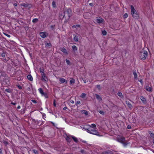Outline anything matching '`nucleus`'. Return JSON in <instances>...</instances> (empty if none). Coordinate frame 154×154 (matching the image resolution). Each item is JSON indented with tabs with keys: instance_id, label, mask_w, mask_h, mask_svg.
<instances>
[{
	"instance_id": "obj_48",
	"label": "nucleus",
	"mask_w": 154,
	"mask_h": 154,
	"mask_svg": "<svg viewBox=\"0 0 154 154\" xmlns=\"http://www.w3.org/2000/svg\"><path fill=\"white\" fill-rule=\"evenodd\" d=\"M31 101L33 103H37L36 100H31Z\"/></svg>"
},
{
	"instance_id": "obj_42",
	"label": "nucleus",
	"mask_w": 154,
	"mask_h": 154,
	"mask_svg": "<svg viewBox=\"0 0 154 154\" xmlns=\"http://www.w3.org/2000/svg\"><path fill=\"white\" fill-rule=\"evenodd\" d=\"M128 17V14L127 13L125 14L124 15V18H127Z\"/></svg>"
},
{
	"instance_id": "obj_27",
	"label": "nucleus",
	"mask_w": 154,
	"mask_h": 154,
	"mask_svg": "<svg viewBox=\"0 0 154 154\" xmlns=\"http://www.w3.org/2000/svg\"><path fill=\"white\" fill-rule=\"evenodd\" d=\"M1 73V76H5V73L4 71H1L0 72Z\"/></svg>"
},
{
	"instance_id": "obj_16",
	"label": "nucleus",
	"mask_w": 154,
	"mask_h": 154,
	"mask_svg": "<svg viewBox=\"0 0 154 154\" xmlns=\"http://www.w3.org/2000/svg\"><path fill=\"white\" fill-rule=\"evenodd\" d=\"M145 89L147 91H152V88H151L149 86H146L145 88Z\"/></svg>"
},
{
	"instance_id": "obj_14",
	"label": "nucleus",
	"mask_w": 154,
	"mask_h": 154,
	"mask_svg": "<svg viewBox=\"0 0 154 154\" xmlns=\"http://www.w3.org/2000/svg\"><path fill=\"white\" fill-rule=\"evenodd\" d=\"M132 16L135 19H137L139 15L137 13V12L134 13V14H132Z\"/></svg>"
},
{
	"instance_id": "obj_39",
	"label": "nucleus",
	"mask_w": 154,
	"mask_h": 154,
	"mask_svg": "<svg viewBox=\"0 0 154 154\" xmlns=\"http://www.w3.org/2000/svg\"><path fill=\"white\" fill-rule=\"evenodd\" d=\"M66 140L68 142L70 141L71 139L69 137H67L66 138Z\"/></svg>"
},
{
	"instance_id": "obj_57",
	"label": "nucleus",
	"mask_w": 154,
	"mask_h": 154,
	"mask_svg": "<svg viewBox=\"0 0 154 154\" xmlns=\"http://www.w3.org/2000/svg\"><path fill=\"white\" fill-rule=\"evenodd\" d=\"M14 6H16L17 5V4L16 3H15L14 4Z\"/></svg>"
},
{
	"instance_id": "obj_15",
	"label": "nucleus",
	"mask_w": 154,
	"mask_h": 154,
	"mask_svg": "<svg viewBox=\"0 0 154 154\" xmlns=\"http://www.w3.org/2000/svg\"><path fill=\"white\" fill-rule=\"evenodd\" d=\"M140 98L143 103H145L146 102V100L144 97L142 96H141L140 97Z\"/></svg>"
},
{
	"instance_id": "obj_34",
	"label": "nucleus",
	"mask_w": 154,
	"mask_h": 154,
	"mask_svg": "<svg viewBox=\"0 0 154 154\" xmlns=\"http://www.w3.org/2000/svg\"><path fill=\"white\" fill-rule=\"evenodd\" d=\"M80 25H75L72 26V27L73 28H75L76 27H79Z\"/></svg>"
},
{
	"instance_id": "obj_44",
	"label": "nucleus",
	"mask_w": 154,
	"mask_h": 154,
	"mask_svg": "<svg viewBox=\"0 0 154 154\" xmlns=\"http://www.w3.org/2000/svg\"><path fill=\"white\" fill-rule=\"evenodd\" d=\"M5 55H6V54H5V52H3L2 54V57H5Z\"/></svg>"
},
{
	"instance_id": "obj_33",
	"label": "nucleus",
	"mask_w": 154,
	"mask_h": 154,
	"mask_svg": "<svg viewBox=\"0 0 154 154\" xmlns=\"http://www.w3.org/2000/svg\"><path fill=\"white\" fill-rule=\"evenodd\" d=\"M32 151L35 154H38V152L37 150L33 149L32 150Z\"/></svg>"
},
{
	"instance_id": "obj_38",
	"label": "nucleus",
	"mask_w": 154,
	"mask_h": 154,
	"mask_svg": "<svg viewBox=\"0 0 154 154\" xmlns=\"http://www.w3.org/2000/svg\"><path fill=\"white\" fill-rule=\"evenodd\" d=\"M106 31L105 30L102 31V34L104 35H106Z\"/></svg>"
},
{
	"instance_id": "obj_22",
	"label": "nucleus",
	"mask_w": 154,
	"mask_h": 154,
	"mask_svg": "<svg viewBox=\"0 0 154 154\" xmlns=\"http://www.w3.org/2000/svg\"><path fill=\"white\" fill-rule=\"evenodd\" d=\"M71 137H72V138L73 139V140L76 143H77L78 142V141L77 138L73 136H71Z\"/></svg>"
},
{
	"instance_id": "obj_55",
	"label": "nucleus",
	"mask_w": 154,
	"mask_h": 154,
	"mask_svg": "<svg viewBox=\"0 0 154 154\" xmlns=\"http://www.w3.org/2000/svg\"><path fill=\"white\" fill-rule=\"evenodd\" d=\"M70 102L71 103L73 104L74 103V101L73 100H70Z\"/></svg>"
},
{
	"instance_id": "obj_9",
	"label": "nucleus",
	"mask_w": 154,
	"mask_h": 154,
	"mask_svg": "<svg viewBox=\"0 0 154 154\" xmlns=\"http://www.w3.org/2000/svg\"><path fill=\"white\" fill-rule=\"evenodd\" d=\"M103 154H112L113 152L110 150H108L107 151H105L103 152H102Z\"/></svg>"
},
{
	"instance_id": "obj_50",
	"label": "nucleus",
	"mask_w": 154,
	"mask_h": 154,
	"mask_svg": "<svg viewBox=\"0 0 154 154\" xmlns=\"http://www.w3.org/2000/svg\"><path fill=\"white\" fill-rule=\"evenodd\" d=\"M4 34H5V35L6 36H7L9 38H10L11 37V36L9 35L8 34L6 33H4Z\"/></svg>"
},
{
	"instance_id": "obj_63",
	"label": "nucleus",
	"mask_w": 154,
	"mask_h": 154,
	"mask_svg": "<svg viewBox=\"0 0 154 154\" xmlns=\"http://www.w3.org/2000/svg\"><path fill=\"white\" fill-rule=\"evenodd\" d=\"M51 123L54 126V123L53 122H51Z\"/></svg>"
},
{
	"instance_id": "obj_12",
	"label": "nucleus",
	"mask_w": 154,
	"mask_h": 154,
	"mask_svg": "<svg viewBox=\"0 0 154 154\" xmlns=\"http://www.w3.org/2000/svg\"><path fill=\"white\" fill-rule=\"evenodd\" d=\"M95 95L96 96V98L99 101H101L102 100V98L100 97V96L97 94H95Z\"/></svg>"
},
{
	"instance_id": "obj_62",
	"label": "nucleus",
	"mask_w": 154,
	"mask_h": 154,
	"mask_svg": "<svg viewBox=\"0 0 154 154\" xmlns=\"http://www.w3.org/2000/svg\"><path fill=\"white\" fill-rule=\"evenodd\" d=\"M18 87H19V88L20 89H21V86H18Z\"/></svg>"
},
{
	"instance_id": "obj_59",
	"label": "nucleus",
	"mask_w": 154,
	"mask_h": 154,
	"mask_svg": "<svg viewBox=\"0 0 154 154\" xmlns=\"http://www.w3.org/2000/svg\"><path fill=\"white\" fill-rule=\"evenodd\" d=\"M67 108V107H64L63 108V109L64 110H66Z\"/></svg>"
},
{
	"instance_id": "obj_41",
	"label": "nucleus",
	"mask_w": 154,
	"mask_h": 154,
	"mask_svg": "<svg viewBox=\"0 0 154 154\" xmlns=\"http://www.w3.org/2000/svg\"><path fill=\"white\" fill-rule=\"evenodd\" d=\"M150 136L152 137L153 138H154V134L153 133H151L150 134Z\"/></svg>"
},
{
	"instance_id": "obj_13",
	"label": "nucleus",
	"mask_w": 154,
	"mask_h": 154,
	"mask_svg": "<svg viewBox=\"0 0 154 154\" xmlns=\"http://www.w3.org/2000/svg\"><path fill=\"white\" fill-rule=\"evenodd\" d=\"M40 35L41 37L43 38H45L46 36L45 33L44 32H41L40 33Z\"/></svg>"
},
{
	"instance_id": "obj_26",
	"label": "nucleus",
	"mask_w": 154,
	"mask_h": 154,
	"mask_svg": "<svg viewBox=\"0 0 154 154\" xmlns=\"http://www.w3.org/2000/svg\"><path fill=\"white\" fill-rule=\"evenodd\" d=\"M75 42H77L78 41L79 38L77 36H75L74 38H73Z\"/></svg>"
},
{
	"instance_id": "obj_51",
	"label": "nucleus",
	"mask_w": 154,
	"mask_h": 154,
	"mask_svg": "<svg viewBox=\"0 0 154 154\" xmlns=\"http://www.w3.org/2000/svg\"><path fill=\"white\" fill-rule=\"evenodd\" d=\"M80 101H77L76 105L77 106L78 104H79L80 103Z\"/></svg>"
},
{
	"instance_id": "obj_56",
	"label": "nucleus",
	"mask_w": 154,
	"mask_h": 154,
	"mask_svg": "<svg viewBox=\"0 0 154 154\" xmlns=\"http://www.w3.org/2000/svg\"><path fill=\"white\" fill-rule=\"evenodd\" d=\"M81 152L82 153H84V151L83 150H81Z\"/></svg>"
},
{
	"instance_id": "obj_43",
	"label": "nucleus",
	"mask_w": 154,
	"mask_h": 154,
	"mask_svg": "<svg viewBox=\"0 0 154 154\" xmlns=\"http://www.w3.org/2000/svg\"><path fill=\"white\" fill-rule=\"evenodd\" d=\"M97 87L99 90H100L101 87L100 85H97Z\"/></svg>"
},
{
	"instance_id": "obj_18",
	"label": "nucleus",
	"mask_w": 154,
	"mask_h": 154,
	"mask_svg": "<svg viewBox=\"0 0 154 154\" xmlns=\"http://www.w3.org/2000/svg\"><path fill=\"white\" fill-rule=\"evenodd\" d=\"M72 48L74 52L77 50L78 48L75 45H73L72 46Z\"/></svg>"
},
{
	"instance_id": "obj_1",
	"label": "nucleus",
	"mask_w": 154,
	"mask_h": 154,
	"mask_svg": "<svg viewBox=\"0 0 154 154\" xmlns=\"http://www.w3.org/2000/svg\"><path fill=\"white\" fill-rule=\"evenodd\" d=\"M87 132L99 136V132L95 129V128H92L91 126H89V127L87 129Z\"/></svg>"
},
{
	"instance_id": "obj_46",
	"label": "nucleus",
	"mask_w": 154,
	"mask_h": 154,
	"mask_svg": "<svg viewBox=\"0 0 154 154\" xmlns=\"http://www.w3.org/2000/svg\"><path fill=\"white\" fill-rule=\"evenodd\" d=\"M99 113L101 114H102L103 115L104 114V112H103V111L100 110L99 111Z\"/></svg>"
},
{
	"instance_id": "obj_21",
	"label": "nucleus",
	"mask_w": 154,
	"mask_h": 154,
	"mask_svg": "<svg viewBox=\"0 0 154 154\" xmlns=\"http://www.w3.org/2000/svg\"><path fill=\"white\" fill-rule=\"evenodd\" d=\"M27 79L30 81H32L33 80V78L32 76L30 75H29L27 76Z\"/></svg>"
},
{
	"instance_id": "obj_30",
	"label": "nucleus",
	"mask_w": 154,
	"mask_h": 154,
	"mask_svg": "<svg viewBox=\"0 0 154 154\" xmlns=\"http://www.w3.org/2000/svg\"><path fill=\"white\" fill-rule=\"evenodd\" d=\"M3 142L4 144L5 145L7 146V145L8 144V143L5 140H3Z\"/></svg>"
},
{
	"instance_id": "obj_4",
	"label": "nucleus",
	"mask_w": 154,
	"mask_h": 154,
	"mask_svg": "<svg viewBox=\"0 0 154 154\" xmlns=\"http://www.w3.org/2000/svg\"><path fill=\"white\" fill-rule=\"evenodd\" d=\"M71 12V11L70 9H68L64 12V13L66 14V16H68L69 18L70 17V15Z\"/></svg>"
},
{
	"instance_id": "obj_28",
	"label": "nucleus",
	"mask_w": 154,
	"mask_h": 154,
	"mask_svg": "<svg viewBox=\"0 0 154 154\" xmlns=\"http://www.w3.org/2000/svg\"><path fill=\"white\" fill-rule=\"evenodd\" d=\"M38 21V19L37 18L34 19L32 20V22L33 23H36Z\"/></svg>"
},
{
	"instance_id": "obj_20",
	"label": "nucleus",
	"mask_w": 154,
	"mask_h": 154,
	"mask_svg": "<svg viewBox=\"0 0 154 154\" xmlns=\"http://www.w3.org/2000/svg\"><path fill=\"white\" fill-rule=\"evenodd\" d=\"M117 94L120 98H123L124 97L123 95H122V93L120 92H118Z\"/></svg>"
},
{
	"instance_id": "obj_36",
	"label": "nucleus",
	"mask_w": 154,
	"mask_h": 154,
	"mask_svg": "<svg viewBox=\"0 0 154 154\" xmlns=\"http://www.w3.org/2000/svg\"><path fill=\"white\" fill-rule=\"evenodd\" d=\"M5 91L7 92L10 93L11 92V90L10 89H5Z\"/></svg>"
},
{
	"instance_id": "obj_19",
	"label": "nucleus",
	"mask_w": 154,
	"mask_h": 154,
	"mask_svg": "<svg viewBox=\"0 0 154 154\" xmlns=\"http://www.w3.org/2000/svg\"><path fill=\"white\" fill-rule=\"evenodd\" d=\"M81 112L82 113L85 114V115L87 116L88 114V113L87 111L85 110H82L81 111Z\"/></svg>"
},
{
	"instance_id": "obj_17",
	"label": "nucleus",
	"mask_w": 154,
	"mask_h": 154,
	"mask_svg": "<svg viewBox=\"0 0 154 154\" xmlns=\"http://www.w3.org/2000/svg\"><path fill=\"white\" fill-rule=\"evenodd\" d=\"M133 75H134V78L135 79H137V75L136 73V71L134 70L133 71Z\"/></svg>"
},
{
	"instance_id": "obj_47",
	"label": "nucleus",
	"mask_w": 154,
	"mask_h": 154,
	"mask_svg": "<svg viewBox=\"0 0 154 154\" xmlns=\"http://www.w3.org/2000/svg\"><path fill=\"white\" fill-rule=\"evenodd\" d=\"M138 81L141 83V84H143V81H142V80L141 79H139Z\"/></svg>"
},
{
	"instance_id": "obj_32",
	"label": "nucleus",
	"mask_w": 154,
	"mask_h": 154,
	"mask_svg": "<svg viewBox=\"0 0 154 154\" xmlns=\"http://www.w3.org/2000/svg\"><path fill=\"white\" fill-rule=\"evenodd\" d=\"M21 5L24 7H27L28 6L27 4L24 3H22Z\"/></svg>"
},
{
	"instance_id": "obj_25",
	"label": "nucleus",
	"mask_w": 154,
	"mask_h": 154,
	"mask_svg": "<svg viewBox=\"0 0 154 154\" xmlns=\"http://www.w3.org/2000/svg\"><path fill=\"white\" fill-rule=\"evenodd\" d=\"M60 82L62 83H64L65 82V79L63 78H60L59 79Z\"/></svg>"
},
{
	"instance_id": "obj_49",
	"label": "nucleus",
	"mask_w": 154,
	"mask_h": 154,
	"mask_svg": "<svg viewBox=\"0 0 154 154\" xmlns=\"http://www.w3.org/2000/svg\"><path fill=\"white\" fill-rule=\"evenodd\" d=\"M91 125L92 126V128H96V125L94 124H91Z\"/></svg>"
},
{
	"instance_id": "obj_10",
	"label": "nucleus",
	"mask_w": 154,
	"mask_h": 154,
	"mask_svg": "<svg viewBox=\"0 0 154 154\" xmlns=\"http://www.w3.org/2000/svg\"><path fill=\"white\" fill-rule=\"evenodd\" d=\"M126 103L129 108H130V109H132V105L129 101H126Z\"/></svg>"
},
{
	"instance_id": "obj_23",
	"label": "nucleus",
	"mask_w": 154,
	"mask_h": 154,
	"mask_svg": "<svg viewBox=\"0 0 154 154\" xmlns=\"http://www.w3.org/2000/svg\"><path fill=\"white\" fill-rule=\"evenodd\" d=\"M39 91L40 93L42 95H43V94H45V93L43 91L41 88H39Z\"/></svg>"
},
{
	"instance_id": "obj_53",
	"label": "nucleus",
	"mask_w": 154,
	"mask_h": 154,
	"mask_svg": "<svg viewBox=\"0 0 154 154\" xmlns=\"http://www.w3.org/2000/svg\"><path fill=\"white\" fill-rule=\"evenodd\" d=\"M43 95H44L46 98H47L48 97L46 93H45V94H43Z\"/></svg>"
},
{
	"instance_id": "obj_29",
	"label": "nucleus",
	"mask_w": 154,
	"mask_h": 154,
	"mask_svg": "<svg viewBox=\"0 0 154 154\" xmlns=\"http://www.w3.org/2000/svg\"><path fill=\"white\" fill-rule=\"evenodd\" d=\"M66 62L68 65H71V63L69 60L67 59H66Z\"/></svg>"
},
{
	"instance_id": "obj_31",
	"label": "nucleus",
	"mask_w": 154,
	"mask_h": 154,
	"mask_svg": "<svg viewBox=\"0 0 154 154\" xmlns=\"http://www.w3.org/2000/svg\"><path fill=\"white\" fill-rule=\"evenodd\" d=\"M75 82V79H72L70 80V83L71 84H72L74 83Z\"/></svg>"
},
{
	"instance_id": "obj_58",
	"label": "nucleus",
	"mask_w": 154,
	"mask_h": 154,
	"mask_svg": "<svg viewBox=\"0 0 154 154\" xmlns=\"http://www.w3.org/2000/svg\"><path fill=\"white\" fill-rule=\"evenodd\" d=\"M20 106H18L17 107V109H20Z\"/></svg>"
},
{
	"instance_id": "obj_24",
	"label": "nucleus",
	"mask_w": 154,
	"mask_h": 154,
	"mask_svg": "<svg viewBox=\"0 0 154 154\" xmlns=\"http://www.w3.org/2000/svg\"><path fill=\"white\" fill-rule=\"evenodd\" d=\"M90 125H84L82 126V128H83L84 129H86L87 130V129H88V127Z\"/></svg>"
},
{
	"instance_id": "obj_52",
	"label": "nucleus",
	"mask_w": 154,
	"mask_h": 154,
	"mask_svg": "<svg viewBox=\"0 0 154 154\" xmlns=\"http://www.w3.org/2000/svg\"><path fill=\"white\" fill-rule=\"evenodd\" d=\"M53 104L54 106H56V104L55 103V100H54Z\"/></svg>"
},
{
	"instance_id": "obj_37",
	"label": "nucleus",
	"mask_w": 154,
	"mask_h": 154,
	"mask_svg": "<svg viewBox=\"0 0 154 154\" xmlns=\"http://www.w3.org/2000/svg\"><path fill=\"white\" fill-rule=\"evenodd\" d=\"M86 94H85L83 93L81 96V97L82 98H84Z\"/></svg>"
},
{
	"instance_id": "obj_60",
	"label": "nucleus",
	"mask_w": 154,
	"mask_h": 154,
	"mask_svg": "<svg viewBox=\"0 0 154 154\" xmlns=\"http://www.w3.org/2000/svg\"><path fill=\"white\" fill-rule=\"evenodd\" d=\"M11 104H13V105H15L16 104V103H11Z\"/></svg>"
},
{
	"instance_id": "obj_54",
	"label": "nucleus",
	"mask_w": 154,
	"mask_h": 154,
	"mask_svg": "<svg viewBox=\"0 0 154 154\" xmlns=\"http://www.w3.org/2000/svg\"><path fill=\"white\" fill-rule=\"evenodd\" d=\"M131 128V126L130 125H128L127 126V128L128 129H130Z\"/></svg>"
},
{
	"instance_id": "obj_35",
	"label": "nucleus",
	"mask_w": 154,
	"mask_h": 154,
	"mask_svg": "<svg viewBox=\"0 0 154 154\" xmlns=\"http://www.w3.org/2000/svg\"><path fill=\"white\" fill-rule=\"evenodd\" d=\"M52 5L53 7L55 8L56 7V3L54 1H53L52 2Z\"/></svg>"
},
{
	"instance_id": "obj_11",
	"label": "nucleus",
	"mask_w": 154,
	"mask_h": 154,
	"mask_svg": "<svg viewBox=\"0 0 154 154\" xmlns=\"http://www.w3.org/2000/svg\"><path fill=\"white\" fill-rule=\"evenodd\" d=\"M131 14H134V13H135L136 11L134 7L132 5H131Z\"/></svg>"
},
{
	"instance_id": "obj_8",
	"label": "nucleus",
	"mask_w": 154,
	"mask_h": 154,
	"mask_svg": "<svg viewBox=\"0 0 154 154\" xmlns=\"http://www.w3.org/2000/svg\"><path fill=\"white\" fill-rule=\"evenodd\" d=\"M65 16L66 14L64 13V12H61L59 14V17L61 19L63 18Z\"/></svg>"
},
{
	"instance_id": "obj_2",
	"label": "nucleus",
	"mask_w": 154,
	"mask_h": 154,
	"mask_svg": "<svg viewBox=\"0 0 154 154\" xmlns=\"http://www.w3.org/2000/svg\"><path fill=\"white\" fill-rule=\"evenodd\" d=\"M139 56L141 59L144 60L148 56V52L146 51L142 50L139 53Z\"/></svg>"
},
{
	"instance_id": "obj_61",
	"label": "nucleus",
	"mask_w": 154,
	"mask_h": 154,
	"mask_svg": "<svg viewBox=\"0 0 154 154\" xmlns=\"http://www.w3.org/2000/svg\"><path fill=\"white\" fill-rule=\"evenodd\" d=\"M2 153V150L0 148V153Z\"/></svg>"
},
{
	"instance_id": "obj_64",
	"label": "nucleus",
	"mask_w": 154,
	"mask_h": 154,
	"mask_svg": "<svg viewBox=\"0 0 154 154\" xmlns=\"http://www.w3.org/2000/svg\"><path fill=\"white\" fill-rule=\"evenodd\" d=\"M53 27H54V26H51V28H53Z\"/></svg>"
},
{
	"instance_id": "obj_40",
	"label": "nucleus",
	"mask_w": 154,
	"mask_h": 154,
	"mask_svg": "<svg viewBox=\"0 0 154 154\" xmlns=\"http://www.w3.org/2000/svg\"><path fill=\"white\" fill-rule=\"evenodd\" d=\"M40 72L41 73V75L42 74V73H44V69H40Z\"/></svg>"
},
{
	"instance_id": "obj_45",
	"label": "nucleus",
	"mask_w": 154,
	"mask_h": 154,
	"mask_svg": "<svg viewBox=\"0 0 154 154\" xmlns=\"http://www.w3.org/2000/svg\"><path fill=\"white\" fill-rule=\"evenodd\" d=\"M51 46V44L50 43H47V44L46 45V46L49 47V46Z\"/></svg>"
},
{
	"instance_id": "obj_6",
	"label": "nucleus",
	"mask_w": 154,
	"mask_h": 154,
	"mask_svg": "<svg viewBox=\"0 0 154 154\" xmlns=\"http://www.w3.org/2000/svg\"><path fill=\"white\" fill-rule=\"evenodd\" d=\"M60 50L62 52L66 54H68V52L66 49L64 48H60Z\"/></svg>"
},
{
	"instance_id": "obj_5",
	"label": "nucleus",
	"mask_w": 154,
	"mask_h": 154,
	"mask_svg": "<svg viewBox=\"0 0 154 154\" xmlns=\"http://www.w3.org/2000/svg\"><path fill=\"white\" fill-rule=\"evenodd\" d=\"M41 75L42 77L41 80L43 81L44 82H46L47 81H48V78L45 73H42V74H41Z\"/></svg>"
},
{
	"instance_id": "obj_3",
	"label": "nucleus",
	"mask_w": 154,
	"mask_h": 154,
	"mask_svg": "<svg viewBox=\"0 0 154 154\" xmlns=\"http://www.w3.org/2000/svg\"><path fill=\"white\" fill-rule=\"evenodd\" d=\"M117 140L123 144L124 146H126L128 144L127 143L125 142V138L123 137L119 136L117 137Z\"/></svg>"
},
{
	"instance_id": "obj_7",
	"label": "nucleus",
	"mask_w": 154,
	"mask_h": 154,
	"mask_svg": "<svg viewBox=\"0 0 154 154\" xmlns=\"http://www.w3.org/2000/svg\"><path fill=\"white\" fill-rule=\"evenodd\" d=\"M103 20L102 18L97 19L96 20V21L98 23H101L103 22Z\"/></svg>"
}]
</instances>
